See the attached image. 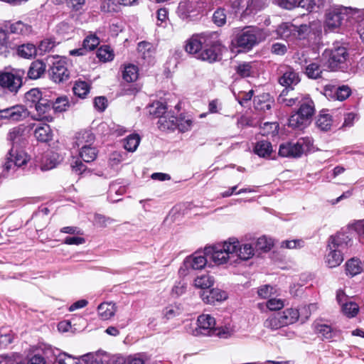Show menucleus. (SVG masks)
Listing matches in <instances>:
<instances>
[{"instance_id": "nucleus-1", "label": "nucleus", "mask_w": 364, "mask_h": 364, "mask_svg": "<svg viewBox=\"0 0 364 364\" xmlns=\"http://www.w3.org/2000/svg\"><path fill=\"white\" fill-rule=\"evenodd\" d=\"M235 250L236 246L234 242H230L229 239L223 243L206 247L204 249V255L217 265L232 264L236 263V259H234Z\"/></svg>"}, {"instance_id": "nucleus-2", "label": "nucleus", "mask_w": 364, "mask_h": 364, "mask_svg": "<svg viewBox=\"0 0 364 364\" xmlns=\"http://www.w3.org/2000/svg\"><path fill=\"white\" fill-rule=\"evenodd\" d=\"M299 108L289 118L288 125L294 129H302L311 121L315 113V105L309 96H304L299 100Z\"/></svg>"}, {"instance_id": "nucleus-3", "label": "nucleus", "mask_w": 364, "mask_h": 364, "mask_svg": "<svg viewBox=\"0 0 364 364\" xmlns=\"http://www.w3.org/2000/svg\"><path fill=\"white\" fill-rule=\"evenodd\" d=\"M198 327L193 331L195 336H217L226 338L230 336L227 328H216L215 319L209 314H201L198 317Z\"/></svg>"}, {"instance_id": "nucleus-4", "label": "nucleus", "mask_w": 364, "mask_h": 364, "mask_svg": "<svg viewBox=\"0 0 364 364\" xmlns=\"http://www.w3.org/2000/svg\"><path fill=\"white\" fill-rule=\"evenodd\" d=\"M223 49L224 47L218 38V34L215 32H210V36L198 55V59L210 63L219 61L222 58Z\"/></svg>"}, {"instance_id": "nucleus-5", "label": "nucleus", "mask_w": 364, "mask_h": 364, "mask_svg": "<svg viewBox=\"0 0 364 364\" xmlns=\"http://www.w3.org/2000/svg\"><path fill=\"white\" fill-rule=\"evenodd\" d=\"M313 146V139L303 137L296 142H285L279 146V154L283 157L297 158L309 151Z\"/></svg>"}, {"instance_id": "nucleus-6", "label": "nucleus", "mask_w": 364, "mask_h": 364, "mask_svg": "<svg viewBox=\"0 0 364 364\" xmlns=\"http://www.w3.org/2000/svg\"><path fill=\"white\" fill-rule=\"evenodd\" d=\"M260 41L259 29L255 27H246L235 35L232 43L240 50L248 51Z\"/></svg>"}, {"instance_id": "nucleus-7", "label": "nucleus", "mask_w": 364, "mask_h": 364, "mask_svg": "<svg viewBox=\"0 0 364 364\" xmlns=\"http://www.w3.org/2000/svg\"><path fill=\"white\" fill-rule=\"evenodd\" d=\"M24 71L20 69L0 72V87L7 92L16 94L23 84Z\"/></svg>"}, {"instance_id": "nucleus-8", "label": "nucleus", "mask_w": 364, "mask_h": 364, "mask_svg": "<svg viewBox=\"0 0 364 364\" xmlns=\"http://www.w3.org/2000/svg\"><path fill=\"white\" fill-rule=\"evenodd\" d=\"M348 11L346 7L343 6H336L328 9L326 14L325 29L333 31L341 26H347Z\"/></svg>"}, {"instance_id": "nucleus-9", "label": "nucleus", "mask_w": 364, "mask_h": 364, "mask_svg": "<svg viewBox=\"0 0 364 364\" xmlns=\"http://www.w3.org/2000/svg\"><path fill=\"white\" fill-rule=\"evenodd\" d=\"M28 161V156L24 151L12 146L7 154L6 161L3 164L4 176H6V173L11 171H14L16 168L26 165Z\"/></svg>"}, {"instance_id": "nucleus-10", "label": "nucleus", "mask_w": 364, "mask_h": 364, "mask_svg": "<svg viewBox=\"0 0 364 364\" xmlns=\"http://www.w3.org/2000/svg\"><path fill=\"white\" fill-rule=\"evenodd\" d=\"M52 62L48 69L50 78L56 83L63 82L70 77V71L68 69V63L65 58L53 57Z\"/></svg>"}, {"instance_id": "nucleus-11", "label": "nucleus", "mask_w": 364, "mask_h": 364, "mask_svg": "<svg viewBox=\"0 0 364 364\" xmlns=\"http://www.w3.org/2000/svg\"><path fill=\"white\" fill-rule=\"evenodd\" d=\"M208 259V257L205 255L195 252L184 259L182 266L179 269V274L186 276L191 271L202 269L205 267Z\"/></svg>"}, {"instance_id": "nucleus-12", "label": "nucleus", "mask_w": 364, "mask_h": 364, "mask_svg": "<svg viewBox=\"0 0 364 364\" xmlns=\"http://www.w3.org/2000/svg\"><path fill=\"white\" fill-rule=\"evenodd\" d=\"M279 74L278 82L284 87V90H293L294 87L298 85L301 80L299 73L289 66L281 67Z\"/></svg>"}, {"instance_id": "nucleus-13", "label": "nucleus", "mask_w": 364, "mask_h": 364, "mask_svg": "<svg viewBox=\"0 0 364 364\" xmlns=\"http://www.w3.org/2000/svg\"><path fill=\"white\" fill-rule=\"evenodd\" d=\"M326 53L328 56V66L333 70L342 68L348 56L345 47L336 45L332 49L326 51Z\"/></svg>"}, {"instance_id": "nucleus-14", "label": "nucleus", "mask_w": 364, "mask_h": 364, "mask_svg": "<svg viewBox=\"0 0 364 364\" xmlns=\"http://www.w3.org/2000/svg\"><path fill=\"white\" fill-rule=\"evenodd\" d=\"M210 32L202 33L200 34H194L186 42L185 49L190 54L195 55L198 58L202 48L206 44V41L209 39Z\"/></svg>"}, {"instance_id": "nucleus-15", "label": "nucleus", "mask_w": 364, "mask_h": 364, "mask_svg": "<svg viewBox=\"0 0 364 364\" xmlns=\"http://www.w3.org/2000/svg\"><path fill=\"white\" fill-rule=\"evenodd\" d=\"M33 107L35 108L36 113L31 115V118L38 121L52 122L53 117L52 115V101L44 98L36 104Z\"/></svg>"}, {"instance_id": "nucleus-16", "label": "nucleus", "mask_w": 364, "mask_h": 364, "mask_svg": "<svg viewBox=\"0 0 364 364\" xmlns=\"http://www.w3.org/2000/svg\"><path fill=\"white\" fill-rule=\"evenodd\" d=\"M338 303L341 306L343 313L349 318H353L358 313V305L350 301L342 290H338L336 294Z\"/></svg>"}, {"instance_id": "nucleus-17", "label": "nucleus", "mask_w": 364, "mask_h": 364, "mask_svg": "<svg viewBox=\"0 0 364 364\" xmlns=\"http://www.w3.org/2000/svg\"><path fill=\"white\" fill-rule=\"evenodd\" d=\"M26 116V109L22 105H15L0 109V119L16 122L23 120Z\"/></svg>"}, {"instance_id": "nucleus-18", "label": "nucleus", "mask_w": 364, "mask_h": 364, "mask_svg": "<svg viewBox=\"0 0 364 364\" xmlns=\"http://www.w3.org/2000/svg\"><path fill=\"white\" fill-rule=\"evenodd\" d=\"M230 242H234L236 246V250L234 252V259L236 262L238 259L247 260L252 258L255 255V247L251 244L240 245V242L236 238H230Z\"/></svg>"}, {"instance_id": "nucleus-19", "label": "nucleus", "mask_w": 364, "mask_h": 364, "mask_svg": "<svg viewBox=\"0 0 364 364\" xmlns=\"http://www.w3.org/2000/svg\"><path fill=\"white\" fill-rule=\"evenodd\" d=\"M328 242V247H336L343 251L352 246L353 240L348 233L339 232L331 236Z\"/></svg>"}, {"instance_id": "nucleus-20", "label": "nucleus", "mask_w": 364, "mask_h": 364, "mask_svg": "<svg viewBox=\"0 0 364 364\" xmlns=\"http://www.w3.org/2000/svg\"><path fill=\"white\" fill-rule=\"evenodd\" d=\"M202 300L209 304H215V302H220L228 298V294L219 289L203 290L200 293Z\"/></svg>"}, {"instance_id": "nucleus-21", "label": "nucleus", "mask_w": 364, "mask_h": 364, "mask_svg": "<svg viewBox=\"0 0 364 364\" xmlns=\"http://www.w3.org/2000/svg\"><path fill=\"white\" fill-rule=\"evenodd\" d=\"M296 31H295L296 38H305L306 36L310 33L313 32L314 34L321 32V23L319 21H314L309 24H301L296 26Z\"/></svg>"}, {"instance_id": "nucleus-22", "label": "nucleus", "mask_w": 364, "mask_h": 364, "mask_svg": "<svg viewBox=\"0 0 364 364\" xmlns=\"http://www.w3.org/2000/svg\"><path fill=\"white\" fill-rule=\"evenodd\" d=\"M201 4V0H186L181 2L178 7V16L182 19H186L190 16V14L196 11Z\"/></svg>"}, {"instance_id": "nucleus-23", "label": "nucleus", "mask_w": 364, "mask_h": 364, "mask_svg": "<svg viewBox=\"0 0 364 364\" xmlns=\"http://www.w3.org/2000/svg\"><path fill=\"white\" fill-rule=\"evenodd\" d=\"M75 144L79 150H82L88 147H92L95 140V135L91 131L85 130L77 134L75 137Z\"/></svg>"}, {"instance_id": "nucleus-24", "label": "nucleus", "mask_w": 364, "mask_h": 364, "mask_svg": "<svg viewBox=\"0 0 364 364\" xmlns=\"http://www.w3.org/2000/svg\"><path fill=\"white\" fill-rule=\"evenodd\" d=\"M25 131L26 127L24 125H18L11 129L7 134V139L11 142L12 146L21 145L25 141Z\"/></svg>"}, {"instance_id": "nucleus-25", "label": "nucleus", "mask_w": 364, "mask_h": 364, "mask_svg": "<svg viewBox=\"0 0 364 364\" xmlns=\"http://www.w3.org/2000/svg\"><path fill=\"white\" fill-rule=\"evenodd\" d=\"M9 33L27 36L30 35L32 31V26L28 23H25L21 21H18L14 23H9L5 26Z\"/></svg>"}, {"instance_id": "nucleus-26", "label": "nucleus", "mask_w": 364, "mask_h": 364, "mask_svg": "<svg viewBox=\"0 0 364 364\" xmlns=\"http://www.w3.org/2000/svg\"><path fill=\"white\" fill-rule=\"evenodd\" d=\"M327 254L325 257V262L329 268H333L339 266L343 260L342 251L332 247H327Z\"/></svg>"}, {"instance_id": "nucleus-27", "label": "nucleus", "mask_w": 364, "mask_h": 364, "mask_svg": "<svg viewBox=\"0 0 364 364\" xmlns=\"http://www.w3.org/2000/svg\"><path fill=\"white\" fill-rule=\"evenodd\" d=\"M316 333L321 335L323 339L333 341L340 337V331L333 328L331 326L323 323H315Z\"/></svg>"}, {"instance_id": "nucleus-28", "label": "nucleus", "mask_w": 364, "mask_h": 364, "mask_svg": "<svg viewBox=\"0 0 364 364\" xmlns=\"http://www.w3.org/2000/svg\"><path fill=\"white\" fill-rule=\"evenodd\" d=\"M18 56L25 59L34 58L38 54L36 46L31 43H23L14 46Z\"/></svg>"}, {"instance_id": "nucleus-29", "label": "nucleus", "mask_w": 364, "mask_h": 364, "mask_svg": "<svg viewBox=\"0 0 364 364\" xmlns=\"http://www.w3.org/2000/svg\"><path fill=\"white\" fill-rule=\"evenodd\" d=\"M61 161V158L58 153L52 151H47L41 159L42 170H50L55 168Z\"/></svg>"}, {"instance_id": "nucleus-30", "label": "nucleus", "mask_w": 364, "mask_h": 364, "mask_svg": "<svg viewBox=\"0 0 364 364\" xmlns=\"http://www.w3.org/2000/svg\"><path fill=\"white\" fill-rule=\"evenodd\" d=\"M273 104L274 100L268 93H263L254 98L255 108L257 110L263 112L270 110Z\"/></svg>"}, {"instance_id": "nucleus-31", "label": "nucleus", "mask_w": 364, "mask_h": 364, "mask_svg": "<svg viewBox=\"0 0 364 364\" xmlns=\"http://www.w3.org/2000/svg\"><path fill=\"white\" fill-rule=\"evenodd\" d=\"M138 0H106L102 5V9L107 12H116L120 6H132Z\"/></svg>"}, {"instance_id": "nucleus-32", "label": "nucleus", "mask_w": 364, "mask_h": 364, "mask_svg": "<svg viewBox=\"0 0 364 364\" xmlns=\"http://www.w3.org/2000/svg\"><path fill=\"white\" fill-rule=\"evenodd\" d=\"M46 65L40 60L33 61L28 68L27 75L29 79L37 80L46 72Z\"/></svg>"}, {"instance_id": "nucleus-33", "label": "nucleus", "mask_w": 364, "mask_h": 364, "mask_svg": "<svg viewBox=\"0 0 364 364\" xmlns=\"http://www.w3.org/2000/svg\"><path fill=\"white\" fill-rule=\"evenodd\" d=\"M45 355L48 360H50V364L51 363H57L58 364H67L65 360L67 358H71V355L65 353H61L58 349H53V348H47L45 350Z\"/></svg>"}, {"instance_id": "nucleus-34", "label": "nucleus", "mask_w": 364, "mask_h": 364, "mask_svg": "<svg viewBox=\"0 0 364 364\" xmlns=\"http://www.w3.org/2000/svg\"><path fill=\"white\" fill-rule=\"evenodd\" d=\"M279 314L284 326L294 323L298 321L301 315L299 310L294 308L287 309L282 312H279Z\"/></svg>"}, {"instance_id": "nucleus-35", "label": "nucleus", "mask_w": 364, "mask_h": 364, "mask_svg": "<svg viewBox=\"0 0 364 364\" xmlns=\"http://www.w3.org/2000/svg\"><path fill=\"white\" fill-rule=\"evenodd\" d=\"M348 10L346 16L347 25L353 26L355 23H362L364 25V9H356L351 7H346Z\"/></svg>"}, {"instance_id": "nucleus-36", "label": "nucleus", "mask_w": 364, "mask_h": 364, "mask_svg": "<svg viewBox=\"0 0 364 364\" xmlns=\"http://www.w3.org/2000/svg\"><path fill=\"white\" fill-rule=\"evenodd\" d=\"M34 136L38 141L47 142L52 139V131L48 124L38 126L34 131Z\"/></svg>"}, {"instance_id": "nucleus-37", "label": "nucleus", "mask_w": 364, "mask_h": 364, "mask_svg": "<svg viewBox=\"0 0 364 364\" xmlns=\"http://www.w3.org/2000/svg\"><path fill=\"white\" fill-rule=\"evenodd\" d=\"M98 314L102 320H108L114 316L116 312L115 304L112 302H104L97 308Z\"/></svg>"}, {"instance_id": "nucleus-38", "label": "nucleus", "mask_w": 364, "mask_h": 364, "mask_svg": "<svg viewBox=\"0 0 364 364\" xmlns=\"http://www.w3.org/2000/svg\"><path fill=\"white\" fill-rule=\"evenodd\" d=\"M296 26L289 23L285 22L281 23L277 28V33L280 38L284 39H289L295 38V31H296Z\"/></svg>"}, {"instance_id": "nucleus-39", "label": "nucleus", "mask_w": 364, "mask_h": 364, "mask_svg": "<svg viewBox=\"0 0 364 364\" xmlns=\"http://www.w3.org/2000/svg\"><path fill=\"white\" fill-rule=\"evenodd\" d=\"M178 121V118L175 116H162L161 117L157 122L158 127L162 130H174L176 129V123Z\"/></svg>"}, {"instance_id": "nucleus-40", "label": "nucleus", "mask_w": 364, "mask_h": 364, "mask_svg": "<svg viewBox=\"0 0 364 364\" xmlns=\"http://www.w3.org/2000/svg\"><path fill=\"white\" fill-rule=\"evenodd\" d=\"M90 84L88 82L78 80L74 83L73 91L75 95L84 99L90 91Z\"/></svg>"}, {"instance_id": "nucleus-41", "label": "nucleus", "mask_w": 364, "mask_h": 364, "mask_svg": "<svg viewBox=\"0 0 364 364\" xmlns=\"http://www.w3.org/2000/svg\"><path fill=\"white\" fill-rule=\"evenodd\" d=\"M28 364H50L45 355V350L36 349L28 355Z\"/></svg>"}, {"instance_id": "nucleus-42", "label": "nucleus", "mask_w": 364, "mask_h": 364, "mask_svg": "<svg viewBox=\"0 0 364 364\" xmlns=\"http://www.w3.org/2000/svg\"><path fill=\"white\" fill-rule=\"evenodd\" d=\"M346 274L354 277L363 272V266L359 259L352 258L346 263Z\"/></svg>"}, {"instance_id": "nucleus-43", "label": "nucleus", "mask_w": 364, "mask_h": 364, "mask_svg": "<svg viewBox=\"0 0 364 364\" xmlns=\"http://www.w3.org/2000/svg\"><path fill=\"white\" fill-rule=\"evenodd\" d=\"M43 99L44 97H42V93L38 88H33L25 94L26 102L30 108Z\"/></svg>"}, {"instance_id": "nucleus-44", "label": "nucleus", "mask_w": 364, "mask_h": 364, "mask_svg": "<svg viewBox=\"0 0 364 364\" xmlns=\"http://www.w3.org/2000/svg\"><path fill=\"white\" fill-rule=\"evenodd\" d=\"M272 151L271 143L265 140L258 141L255 146V154L261 157L269 156Z\"/></svg>"}, {"instance_id": "nucleus-45", "label": "nucleus", "mask_w": 364, "mask_h": 364, "mask_svg": "<svg viewBox=\"0 0 364 364\" xmlns=\"http://www.w3.org/2000/svg\"><path fill=\"white\" fill-rule=\"evenodd\" d=\"M333 119L331 116L324 112H321L317 119L316 125L322 131H328L332 125Z\"/></svg>"}, {"instance_id": "nucleus-46", "label": "nucleus", "mask_w": 364, "mask_h": 364, "mask_svg": "<svg viewBox=\"0 0 364 364\" xmlns=\"http://www.w3.org/2000/svg\"><path fill=\"white\" fill-rule=\"evenodd\" d=\"M138 68L132 64L126 65L122 71V77L127 82H134L137 80L139 73Z\"/></svg>"}, {"instance_id": "nucleus-47", "label": "nucleus", "mask_w": 364, "mask_h": 364, "mask_svg": "<svg viewBox=\"0 0 364 364\" xmlns=\"http://www.w3.org/2000/svg\"><path fill=\"white\" fill-rule=\"evenodd\" d=\"M183 309L181 304H173L167 306L163 310V315L167 320L172 319L182 314Z\"/></svg>"}, {"instance_id": "nucleus-48", "label": "nucleus", "mask_w": 364, "mask_h": 364, "mask_svg": "<svg viewBox=\"0 0 364 364\" xmlns=\"http://www.w3.org/2000/svg\"><path fill=\"white\" fill-rule=\"evenodd\" d=\"M289 90H283L280 95L277 98V101L279 104L284 105L287 107H292L296 104H299V100L304 96H298L296 97H289L287 98V96L288 95Z\"/></svg>"}, {"instance_id": "nucleus-49", "label": "nucleus", "mask_w": 364, "mask_h": 364, "mask_svg": "<svg viewBox=\"0 0 364 364\" xmlns=\"http://www.w3.org/2000/svg\"><path fill=\"white\" fill-rule=\"evenodd\" d=\"M140 143V136L137 134H132L128 136L124 140V149L130 152H134L137 149Z\"/></svg>"}, {"instance_id": "nucleus-50", "label": "nucleus", "mask_w": 364, "mask_h": 364, "mask_svg": "<svg viewBox=\"0 0 364 364\" xmlns=\"http://www.w3.org/2000/svg\"><path fill=\"white\" fill-rule=\"evenodd\" d=\"M213 279L208 274H203L198 277L194 280V285L197 288L203 290H208L209 288L213 284Z\"/></svg>"}, {"instance_id": "nucleus-51", "label": "nucleus", "mask_w": 364, "mask_h": 364, "mask_svg": "<svg viewBox=\"0 0 364 364\" xmlns=\"http://www.w3.org/2000/svg\"><path fill=\"white\" fill-rule=\"evenodd\" d=\"M98 151L95 146L87 147L85 149L79 150V156L80 159L83 160L86 163H90L93 161L97 156Z\"/></svg>"}, {"instance_id": "nucleus-52", "label": "nucleus", "mask_w": 364, "mask_h": 364, "mask_svg": "<svg viewBox=\"0 0 364 364\" xmlns=\"http://www.w3.org/2000/svg\"><path fill=\"white\" fill-rule=\"evenodd\" d=\"M97 56L100 60L107 62L112 60L114 55L109 46H102L98 48Z\"/></svg>"}, {"instance_id": "nucleus-53", "label": "nucleus", "mask_w": 364, "mask_h": 364, "mask_svg": "<svg viewBox=\"0 0 364 364\" xmlns=\"http://www.w3.org/2000/svg\"><path fill=\"white\" fill-rule=\"evenodd\" d=\"M280 315L279 313L274 314L272 316L269 317L264 322V326L267 328H269L272 330H277L283 326H285L284 323H282V320L280 318Z\"/></svg>"}, {"instance_id": "nucleus-54", "label": "nucleus", "mask_w": 364, "mask_h": 364, "mask_svg": "<svg viewBox=\"0 0 364 364\" xmlns=\"http://www.w3.org/2000/svg\"><path fill=\"white\" fill-rule=\"evenodd\" d=\"M100 38L94 33H90L84 39L82 44L87 52L95 50L100 44Z\"/></svg>"}, {"instance_id": "nucleus-55", "label": "nucleus", "mask_w": 364, "mask_h": 364, "mask_svg": "<svg viewBox=\"0 0 364 364\" xmlns=\"http://www.w3.org/2000/svg\"><path fill=\"white\" fill-rule=\"evenodd\" d=\"M305 73L308 77L318 79L321 77L322 70L317 63H311L306 66Z\"/></svg>"}, {"instance_id": "nucleus-56", "label": "nucleus", "mask_w": 364, "mask_h": 364, "mask_svg": "<svg viewBox=\"0 0 364 364\" xmlns=\"http://www.w3.org/2000/svg\"><path fill=\"white\" fill-rule=\"evenodd\" d=\"M55 46V42L51 38H46L41 41L37 48L38 53L43 55L47 52L52 50Z\"/></svg>"}, {"instance_id": "nucleus-57", "label": "nucleus", "mask_w": 364, "mask_h": 364, "mask_svg": "<svg viewBox=\"0 0 364 364\" xmlns=\"http://www.w3.org/2000/svg\"><path fill=\"white\" fill-rule=\"evenodd\" d=\"M138 51L141 53V57L144 59L151 58L153 53L152 46L151 43L142 41L138 44Z\"/></svg>"}, {"instance_id": "nucleus-58", "label": "nucleus", "mask_w": 364, "mask_h": 364, "mask_svg": "<svg viewBox=\"0 0 364 364\" xmlns=\"http://www.w3.org/2000/svg\"><path fill=\"white\" fill-rule=\"evenodd\" d=\"M272 245V240L265 236L260 237L255 244V248L264 252L269 251Z\"/></svg>"}, {"instance_id": "nucleus-59", "label": "nucleus", "mask_w": 364, "mask_h": 364, "mask_svg": "<svg viewBox=\"0 0 364 364\" xmlns=\"http://www.w3.org/2000/svg\"><path fill=\"white\" fill-rule=\"evenodd\" d=\"M266 3L264 0H249L246 11L249 13H255L262 10L265 7Z\"/></svg>"}, {"instance_id": "nucleus-60", "label": "nucleus", "mask_w": 364, "mask_h": 364, "mask_svg": "<svg viewBox=\"0 0 364 364\" xmlns=\"http://www.w3.org/2000/svg\"><path fill=\"white\" fill-rule=\"evenodd\" d=\"M68 106V100L65 97H58L52 102V113L65 111Z\"/></svg>"}, {"instance_id": "nucleus-61", "label": "nucleus", "mask_w": 364, "mask_h": 364, "mask_svg": "<svg viewBox=\"0 0 364 364\" xmlns=\"http://www.w3.org/2000/svg\"><path fill=\"white\" fill-rule=\"evenodd\" d=\"M213 21L218 26H222L226 23V14L225 9H218L213 14Z\"/></svg>"}, {"instance_id": "nucleus-62", "label": "nucleus", "mask_w": 364, "mask_h": 364, "mask_svg": "<svg viewBox=\"0 0 364 364\" xmlns=\"http://www.w3.org/2000/svg\"><path fill=\"white\" fill-rule=\"evenodd\" d=\"M252 68V67L250 63H242L237 66L236 72L242 77H247L251 75Z\"/></svg>"}, {"instance_id": "nucleus-63", "label": "nucleus", "mask_w": 364, "mask_h": 364, "mask_svg": "<svg viewBox=\"0 0 364 364\" xmlns=\"http://www.w3.org/2000/svg\"><path fill=\"white\" fill-rule=\"evenodd\" d=\"M168 10L166 8H161L156 12L157 25L159 26L165 27L167 24L168 20Z\"/></svg>"}, {"instance_id": "nucleus-64", "label": "nucleus", "mask_w": 364, "mask_h": 364, "mask_svg": "<svg viewBox=\"0 0 364 364\" xmlns=\"http://www.w3.org/2000/svg\"><path fill=\"white\" fill-rule=\"evenodd\" d=\"M350 88L347 85H343L336 90V96L339 101H343L350 95Z\"/></svg>"}]
</instances>
